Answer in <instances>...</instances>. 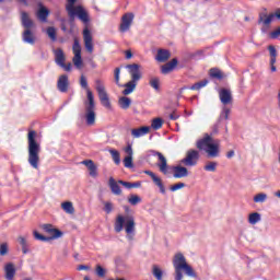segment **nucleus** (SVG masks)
<instances>
[{"instance_id": "obj_1", "label": "nucleus", "mask_w": 280, "mask_h": 280, "mask_svg": "<svg viewBox=\"0 0 280 280\" xmlns=\"http://www.w3.org/2000/svg\"><path fill=\"white\" fill-rule=\"evenodd\" d=\"M125 229L127 234V240L132 242L135 240V233L137 231V222H135V217L132 214H118L114 223V231L116 233H121Z\"/></svg>"}, {"instance_id": "obj_2", "label": "nucleus", "mask_w": 280, "mask_h": 280, "mask_svg": "<svg viewBox=\"0 0 280 280\" xmlns=\"http://www.w3.org/2000/svg\"><path fill=\"white\" fill-rule=\"evenodd\" d=\"M197 149L206 152L210 159L220 156V140H214L213 137L206 133L202 139L197 141Z\"/></svg>"}, {"instance_id": "obj_3", "label": "nucleus", "mask_w": 280, "mask_h": 280, "mask_svg": "<svg viewBox=\"0 0 280 280\" xmlns=\"http://www.w3.org/2000/svg\"><path fill=\"white\" fill-rule=\"evenodd\" d=\"M28 141V163L34 170H38L40 163V144L36 142V131L31 130L27 135Z\"/></svg>"}, {"instance_id": "obj_4", "label": "nucleus", "mask_w": 280, "mask_h": 280, "mask_svg": "<svg viewBox=\"0 0 280 280\" xmlns=\"http://www.w3.org/2000/svg\"><path fill=\"white\" fill-rule=\"evenodd\" d=\"M173 266L175 268V280H183V270L187 277L196 279V271H194V268L187 264V259L183 254H176L174 256Z\"/></svg>"}, {"instance_id": "obj_5", "label": "nucleus", "mask_w": 280, "mask_h": 280, "mask_svg": "<svg viewBox=\"0 0 280 280\" xmlns=\"http://www.w3.org/2000/svg\"><path fill=\"white\" fill-rule=\"evenodd\" d=\"M78 0H67L66 10L70 21H75V16L82 21V23H89V12L82 5H75Z\"/></svg>"}, {"instance_id": "obj_6", "label": "nucleus", "mask_w": 280, "mask_h": 280, "mask_svg": "<svg viewBox=\"0 0 280 280\" xmlns=\"http://www.w3.org/2000/svg\"><path fill=\"white\" fill-rule=\"evenodd\" d=\"M84 117L88 126H95L97 114L95 113V96L92 91H88V100L84 101Z\"/></svg>"}, {"instance_id": "obj_7", "label": "nucleus", "mask_w": 280, "mask_h": 280, "mask_svg": "<svg viewBox=\"0 0 280 280\" xmlns=\"http://www.w3.org/2000/svg\"><path fill=\"white\" fill-rule=\"evenodd\" d=\"M95 89L98 93V100L104 106V108H107V110L113 109V105L110 104V98L108 97V92H106V86H104V82L102 80L97 79L95 80Z\"/></svg>"}, {"instance_id": "obj_8", "label": "nucleus", "mask_w": 280, "mask_h": 280, "mask_svg": "<svg viewBox=\"0 0 280 280\" xmlns=\"http://www.w3.org/2000/svg\"><path fill=\"white\" fill-rule=\"evenodd\" d=\"M275 21V13H269L268 10L264 9L258 15V25H261V32L266 33L270 30V25Z\"/></svg>"}, {"instance_id": "obj_9", "label": "nucleus", "mask_w": 280, "mask_h": 280, "mask_svg": "<svg viewBox=\"0 0 280 280\" xmlns=\"http://www.w3.org/2000/svg\"><path fill=\"white\" fill-rule=\"evenodd\" d=\"M73 58L72 62L77 69H82L84 62L82 61V46L80 40L75 37L72 46Z\"/></svg>"}, {"instance_id": "obj_10", "label": "nucleus", "mask_w": 280, "mask_h": 280, "mask_svg": "<svg viewBox=\"0 0 280 280\" xmlns=\"http://www.w3.org/2000/svg\"><path fill=\"white\" fill-rule=\"evenodd\" d=\"M200 160V152L197 150H188L186 152V159L182 161L184 165L188 167H194V165H198V161Z\"/></svg>"}, {"instance_id": "obj_11", "label": "nucleus", "mask_w": 280, "mask_h": 280, "mask_svg": "<svg viewBox=\"0 0 280 280\" xmlns=\"http://www.w3.org/2000/svg\"><path fill=\"white\" fill-rule=\"evenodd\" d=\"M83 43L88 54H93V35L91 34L89 27H85L83 30Z\"/></svg>"}, {"instance_id": "obj_12", "label": "nucleus", "mask_w": 280, "mask_h": 280, "mask_svg": "<svg viewBox=\"0 0 280 280\" xmlns=\"http://www.w3.org/2000/svg\"><path fill=\"white\" fill-rule=\"evenodd\" d=\"M132 21H135V13H125L121 18V23L119 26L120 32H128L132 25Z\"/></svg>"}, {"instance_id": "obj_13", "label": "nucleus", "mask_w": 280, "mask_h": 280, "mask_svg": "<svg viewBox=\"0 0 280 280\" xmlns=\"http://www.w3.org/2000/svg\"><path fill=\"white\" fill-rule=\"evenodd\" d=\"M127 68L131 75V81L139 82V80H141V70H140L141 66L138 63H133V65H128Z\"/></svg>"}, {"instance_id": "obj_14", "label": "nucleus", "mask_w": 280, "mask_h": 280, "mask_svg": "<svg viewBox=\"0 0 280 280\" xmlns=\"http://www.w3.org/2000/svg\"><path fill=\"white\" fill-rule=\"evenodd\" d=\"M220 102L223 103L224 106L229 104H233V94L229 89H221L219 91Z\"/></svg>"}, {"instance_id": "obj_15", "label": "nucleus", "mask_w": 280, "mask_h": 280, "mask_svg": "<svg viewBox=\"0 0 280 280\" xmlns=\"http://www.w3.org/2000/svg\"><path fill=\"white\" fill-rule=\"evenodd\" d=\"M81 165H85V167H88L91 178H97L100 176V173L97 172V165H95L93 160H84L81 162Z\"/></svg>"}, {"instance_id": "obj_16", "label": "nucleus", "mask_w": 280, "mask_h": 280, "mask_svg": "<svg viewBox=\"0 0 280 280\" xmlns=\"http://www.w3.org/2000/svg\"><path fill=\"white\" fill-rule=\"evenodd\" d=\"M57 89L60 91V93H67V91H69V77L67 74L59 77Z\"/></svg>"}, {"instance_id": "obj_17", "label": "nucleus", "mask_w": 280, "mask_h": 280, "mask_svg": "<svg viewBox=\"0 0 280 280\" xmlns=\"http://www.w3.org/2000/svg\"><path fill=\"white\" fill-rule=\"evenodd\" d=\"M42 229L43 231H45V233L51 235L52 240H58V237H62V232H60L58 229H54V225L51 224H43Z\"/></svg>"}, {"instance_id": "obj_18", "label": "nucleus", "mask_w": 280, "mask_h": 280, "mask_svg": "<svg viewBox=\"0 0 280 280\" xmlns=\"http://www.w3.org/2000/svg\"><path fill=\"white\" fill-rule=\"evenodd\" d=\"M155 156H158L159 161H158V167L160 170V172H162V174H167V158H165V155H163V153L161 152H156Z\"/></svg>"}, {"instance_id": "obj_19", "label": "nucleus", "mask_w": 280, "mask_h": 280, "mask_svg": "<svg viewBox=\"0 0 280 280\" xmlns=\"http://www.w3.org/2000/svg\"><path fill=\"white\" fill-rule=\"evenodd\" d=\"M22 40L28 45H34L36 43V35L32 32V28L24 30L22 33Z\"/></svg>"}, {"instance_id": "obj_20", "label": "nucleus", "mask_w": 280, "mask_h": 280, "mask_svg": "<svg viewBox=\"0 0 280 280\" xmlns=\"http://www.w3.org/2000/svg\"><path fill=\"white\" fill-rule=\"evenodd\" d=\"M174 178H187L189 176V171L185 166H175L173 167Z\"/></svg>"}, {"instance_id": "obj_21", "label": "nucleus", "mask_w": 280, "mask_h": 280, "mask_svg": "<svg viewBox=\"0 0 280 280\" xmlns=\"http://www.w3.org/2000/svg\"><path fill=\"white\" fill-rule=\"evenodd\" d=\"M149 132H150V127L148 126L133 128L131 129V137H133V139H139L141 137H145V135H148Z\"/></svg>"}, {"instance_id": "obj_22", "label": "nucleus", "mask_w": 280, "mask_h": 280, "mask_svg": "<svg viewBox=\"0 0 280 280\" xmlns=\"http://www.w3.org/2000/svg\"><path fill=\"white\" fill-rule=\"evenodd\" d=\"M177 65H178V59L174 58L170 62L162 66L161 71L164 75H167V73H172V71L176 69Z\"/></svg>"}, {"instance_id": "obj_23", "label": "nucleus", "mask_w": 280, "mask_h": 280, "mask_svg": "<svg viewBox=\"0 0 280 280\" xmlns=\"http://www.w3.org/2000/svg\"><path fill=\"white\" fill-rule=\"evenodd\" d=\"M21 21L24 30H32V27H34V21L30 19V14L25 11L21 12Z\"/></svg>"}, {"instance_id": "obj_24", "label": "nucleus", "mask_w": 280, "mask_h": 280, "mask_svg": "<svg viewBox=\"0 0 280 280\" xmlns=\"http://www.w3.org/2000/svg\"><path fill=\"white\" fill-rule=\"evenodd\" d=\"M171 56H172V54L170 52V50L159 49L155 60H158V62H167V60H170Z\"/></svg>"}, {"instance_id": "obj_25", "label": "nucleus", "mask_w": 280, "mask_h": 280, "mask_svg": "<svg viewBox=\"0 0 280 280\" xmlns=\"http://www.w3.org/2000/svg\"><path fill=\"white\" fill-rule=\"evenodd\" d=\"M5 279L14 280V275H16V268L14 264L9 262L4 266Z\"/></svg>"}, {"instance_id": "obj_26", "label": "nucleus", "mask_w": 280, "mask_h": 280, "mask_svg": "<svg viewBox=\"0 0 280 280\" xmlns=\"http://www.w3.org/2000/svg\"><path fill=\"white\" fill-rule=\"evenodd\" d=\"M118 106L122 110H128V108L132 106V100H130V97H127V96H121L118 100Z\"/></svg>"}, {"instance_id": "obj_27", "label": "nucleus", "mask_w": 280, "mask_h": 280, "mask_svg": "<svg viewBox=\"0 0 280 280\" xmlns=\"http://www.w3.org/2000/svg\"><path fill=\"white\" fill-rule=\"evenodd\" d=\"M109 187L114 196H121V187H119V184L113 177L109 178Z\"/></svg>"}, {"instance_id": "obj_28", "label": "nucleus", "mask_w": 280, "mask_h": 280, "mask_svg": "<svg viewBox=\"0 0 280 280\" xmlns=\"http://www.w3.org/2000/svg\"><path fill=\"white\" fill-rule=\"evenodd\" d=\"M67 57L65 56V51L60 48H58L57 50H55V62H57V65L59 67H61V65L63 62H66Z\"/></svg>"}, {"instance_id": "obj_29", "label": "nucleus", "mask_w": 280, "mask_h": 280, "mask_svg": "<svg viewBox=\"0 0 280 280\" xmlns=\"http://www.w3.org/2000/svg\"><path fill=\"white\" fill-rule=\"evenodd\" d=\"M124 86L122 95H130V93H133L137 89V81H129Z\"/></svg>"}, {"instance_id": "obj_30", "label": "nucleus", "mask_w": 280, "mask_h": 280, "mask_svg": "<svg viewBox=\"0 0 280 280\" xmlns=\"http://www.w3.org/2000/svg\"><path fill=\"white\" fill-rule=\"evenodd\" d=\"M61 209L68 213L69 215H73L75 213V208H73V202L65 201L61 203Z\"/></svg>"}, {"instance_id": "obj_31", "label": "nucleus", "mask_w": 280, "mask_h": 280, "mask_svg": "<svg viewBox=\"0 0 280 280\" xmlns=\"http://www.w3.org/2000/svg\"><path fill=\"white\" fill-rule=\"evenodd\" d=\"M48 16H49V10H47V8L45 7H40L37 12V18L39 19V21H42L43 23H46Z\"/></svg>"}, {"instance_id": "obj_32", "label": "nucleus", "mask_w": 280, "mask_h": 280, "mask_svg": "<svg viewBox=\"0 0 280 280\" xmlns=\"http://www.w3.org/2000/svg\"><path fill=\"white\" fill-rule=\"evenodd\" d=\"M118 184L122 185V187H126V189H137L141 187V182L129 183V182L118 180Z\"/></svg>"}, {"instance_id": "obj_33", "label": "nucleus", "mask_w": 280, "mask_h": 280, "mask_svg": "<svg viewBox=\"0 0 280 280\" xmlns=\"http://www.w3.org/2000/svg\"><path fill=\"white\" fill-rule=\"evenodd\" d=\"M248 222L253 225L257 224V222H261V214H259L258 212L250 213L248 215Z\"/></svg>"}, {"instance_id": "obj_34", "label": "nucleus", "mask_w": 280, "mask_h": 280, "mask_svg": "<svg viewBox=\"0 0 280 280\" xmlns=\"http://www.w3.org/2000/svg\"><path fill=\"white\" fill-rule=\"evenodd\" d=\"M109 154L112 155V159L116 165H119V163H121V155L119 154V151L110 149Z\"/></svg>"}, {"instance_id": "obj_35", "label": "nucleus", "mask_w": 280, "mask_h": 280, "mask_svg": "<svg viewBox=\"0 0 280 280\" xmlns=\"http://www.w3.org/2000/svg\"><path fill=\"white\" fill-rule=\"evenodd\" d=\"M209 84V80L205 79L200 82H197L190 86V91H200V89H203V86H207Z\"/></svg>"}, {"instance_id": "obj_36", "label": "nucleus", "mask_w": 280, "mask_h": 280, "mask_svg": "<svg viewBox=\"0 0 280 280\" xmlns=\"http://www.w3.org/2000/svg\"><path fill=\"white\" fill-rule=\"evenodd\" d=\"M209 84V80L205 79L200 82H197L190 86V91H200V89H203V86H207Z\"/></svg>"}, {"instance_id": "obj_37", "label": "nucleus", "mask_w": 280, "mask_h": 280, "mask_svg": "<svg viewBox=\"0 0 280 280\" xmlns=\"http://www.w3.org/2000/svg\"><path fill=\"white\" fill-rule=\"evenodd\" d=\"M152 180H153L154 185H156V187H159L161 194H165V186L163 185V180L161 179V177L155 175L152 178Z\"/></svg>"}, {"instance_id": "obj_38", "label": "nucleus", "mask_w": 280, "mask_h": 280, "mask_svg": "<svg viewBox=\"0 0 280 280\" xmlns=\"http://www.w3.org/2000/svg\"><path fill=\"white\" fill-rule=\"evenodd\" d=\"M210 78H215L217 80H222L224 78V73L220 71L218 68L210 69Z\"/></svg>"}, {"instance_id": "obj_39", "label": "nucleus", "mask_w": 280, "mask_h": 280, "mask_svg": "<svg viewBox=\"0 0 280 280\" xmlns=\"http://www.w3.org/2000/svg\"><path fill=\"white\" fill-rule=\"evenodd\" d=\"M80 86L86 91V100H89V91H91V89H89V81H86V77H84V74L80 78Z\"/></svg>"}, {"instance_id": "obj_40", "label": "nucleus", "mask_w": 280, "mask_h": 280, "mask_svg": "<svg viewBox=\"0 0 280 280\" xmlns=\"http://www.w3.org/2000/svg\"><path fill=\"white\" fill-rule=\"evenodd\" d=\"M149 84L150 86H152V89H154L155 91H159L161 80L156 77H151V79L149 80Z\"/></svg>"}, {"instance_id": "obj_41", "label": "nucleus", "mask_w": 280, "mask_h": 280, "mask_svg": "<svg viewBox=\"0 0 280 280\" xmlns=\"http://www.w3.org/2000/svg\"><path fill=\"white\" fill-rule=\"evenodd\" d=\"M151 128H153V130H159V129L163 128V119L154 118L152 120Z\"/></svg>"}, {"instance_id": "obj_42", "label": "nucleus", "mask_w": 280, "mask_h": 280, "mask_svg": "<svg viewBox=\"0 0 280 280\" xmlns=\"http://www.w3.org/2000/svg\"><path fill=\"white\" fill-rule=\"evenodd\" d=\"M269 54H270V60H271V65H275V62H277V48H275V46H269Z\"/></svg>"}, {"instance_id": "obj_43", "label": "nucleus", "mask_w": 280, "mask_h": 280, "mask_svg": "<svg viewBox=\"0 0 280 280\" xmlns=\"http://www.w3.org/2000/svg\"><path fill=\"white\" fill-rule=\"evenodd\" d=\"M153 276L156 280H163V270L156 265L153 266Z\"/></svg>"}, {"instance_id": "obj_44", "label": "nucleus", "mask_w": 280, "mask_h": 280, "mask_svg": "<svg viewBox=\"0 0 280 280\" xmlns=\"http://www.w3.org/2000/svg\"><path fill=\"white\" fill-rule=\"evenodd\" d=\"M218 168V162H208L205 166L203 170L206 172H215Z\"/></svg>"}, {"instance_id": "obj_45", "label": "nucleus", "mask_w": 280, "mask_h": 280, "mask_svg": "<svg viewBox=\"0 0 280 280\" xmlns=\"http://www.w3.org/2000/svg\"><path fill=\"white\" fill-rule=\"evenodd\" d=\"M265 200H268V195H266V192H259L254 196V202H264Z\"/></svg>"}, {"instance_id": "obj_46", "label": "nucleus", "mask_w": 280, "mask_h": 280, "mask_svg": "<svg viewBox=\"0 0 280 280\" xmlns=\"http://www.w3.org/2000/svg\"><path fill=\"white\" fill-rule=\"evenodd\" d=\"M47 36L50 38V40L55 42L56 40V27L49 26L46 30Z\"/></svg>"}, {"instance_id": "obj_47", "label": "nucleus", "mask_w": 280, "mask_h": 280, "mask_svg": "<svg viewBox=\"0 0 280 280\" xmlns=\"http://www.w3.org/2000/svg\"><path fill=\"white\" fill-rule=\"evenodd\" d=\"M128 202H129V205H132L135 207L136 205H139V202H141V197H139L137 195H131L128 198Z\"/></svg>"}, {"instance_id": "obj_48", "label": "nucleus", "mask_w": 280, "mask_h": 280, "mask_svg": "<svg viewBox=\"0 0 280 280\" xmlns=\"http://www.w3.org/2000/svg\"><path fill=\"white\" fill-rule=\"evenodd\" d=\"M8 253H9L8 243H2L0 245V256L5 257V255H8Z\"/></svg>"}, {"instance_id": "obj_49", "label": "nucleus", "mask_w": 280, "mask_h": 280, "mask_svg": "<svg viewBox=\"0 0 280 280\" xmlns=\"http://www.w3.org/2000/svg\"><path fill=\"white\" fill-rule=\"evenodd\" d=\"M124 165H125V167H128L129 170L135 167V164H132V156H126L124 159Z\"/></svg>"}, {"instance_id": "obj_50", "label": "nucleus", "mask_w": 280, "mask_h": 280, "mask_svg": "<svg viewBox=\"0 0 280 280\" xmlns=\"http://www.w3.org/2000/svg\"><path fill=\"white\" fill-rule=\"evenodd\" d=\"M96 275L97 277L104 278L106 277V269L100 265L96 266Z\"/></svg>"}, {"instance_id": "obj_51", "label": "nucleus", "mask_w": 280, "mask_h": 280, "mask_svg": "<svg viewBox=\"0 0 280 280\" xmlns=\"http://www.w3.org/2000/svg\"><path fill=\"white\" fill-rule=\"evenodd\" d=\"M33 235H34L35 240H38L39 242H49V237H45V236H43V234H40L36 231H34Z\"/></svg>"}, {"instance_id": "obj_52", "label": "nucleus", "mask_w": 280, "mask_h": 280, "mask_svg": "<svg viewBox=\"0 0 280 280\" xmlns=\"http://www.w3.org/2000/svg\"><path fill=\"white\" fill-rule=\"evenodd\" d=\"M185 187V183H177L171 186V191H178V189H183Z\"/></svg>"}, {"instance_id": "obj_53", "label": "nucleus", "mask_w": 280, "mask_h": 280, "mask_svg": "<svg viewBox=\"0 0 280 280\" xmlns=\"http://www.w3.org/2000/svg\"><path fill=\"white\" fill-rule=\"evenodd\" d=\"M121 73V70L119 69V68H116L115 69V72H114V75H115V82H116V84H117V86H121L120 84H119V74Z\"/></svg>"}, {"instance_id": "obj_54", "label": "nucleus", "mask_w": 280, "mask_h": 280, "mask_svg": "<svg viewBox=\"0 0 280 280\" xmlns=\"http://www.w3.org/2000/svg\"><path fill=\"white\" fill-rule=\"evenodd\" d=\"M104 211L106 213H110L113 211V203L112 202H105V208H104Z\"/></svg>"}, {"instance_id": "obj_55", "label": "nucleus", "mask_w": 280, "mask_h": 280, "mask_svg": "<svg viewBox=\"0 0 280 280\" xmlns=\"http://www.w3.org/2000/svg\"><path fill=\"white\" fill-rule=\"evenodd\" d=\"M125 152H126V154H128L127 156H132V154H133L132 144H128V145L125 148Z\"/></svg>"}, {"instance_id": "obj_56", "label": "nucleus", "mask_w": 280, "mask_h": 280, "mask_svg": "<svg viewBox=\"0 0 280 280\" xmlns=\"http://www.w3.org/2000/svg\"><path fill=\"white\" fill-rule=\"evenodd\" d=\"M18 242L22 247L27 246V240L23 236H19Z\"/></svg>"}, {"instance_id": "obj_57", "label": "nucleus", "mask_w": 280, "mask_h": 280, "mask_svg": "<svg viewBox=\"0 0 280 280\" xmlns=\"http://www.w3.org/2000/svg\"><path fill=\"white\" fill-rule=\"evenodd\" d=\"M230 113H231V109L224 107V108H223V112H222V114H221V117H224V119H229Z\"/></svg>"}, {"instance_id": "obj_58", "label": "nucleus", "mask_w": 280, "mask_h": 280, "mask_svg": "<svg viewBox=\"0 0 280 280\" xmlns=\"http://www.w3.org/2000/svg\"><path fill=\"white\" fill-rule=\"evenodd\" d=\"M271 38H279L280 36V27L270 33Z\"/></svg>"}, {"instance_id": "obj_59", "label": "nucleus", "mask_w": 280, "mask_h": 280, "mask_svg": "<svg viewBox=\"0 0 280 280\" xmlns=\"http://www.w3.org/2000/svg\"><path fill=\"white\" fill-rule=\"evenodd\" d=\"M61 69H63L65 71H71V69H72V65H71V62H69V63H62L61 66Z\"/></svg>"}, {"instance_id": "obj_60", "label": "nucleus", "mask_w": 280, "mask_h": 280, "mask_svg": "<svg viewBox=\"0 0 280 280\" xmlns=\"http://www.w3.org/2000/svg\"><path fill=\"white\" fill-rule=\"evenodd\" d=\"M125 56H126L127 60H130V58H132V51L131 50H126Z\"/></svg>"}, {"instance_id": "obj_61", "label": "nucleus", "mask_w": 280, "mask_h": 280, "mask_svg": "<svg viewBox=\"0 0 280 280\" xmlns=\"http://www.w3.org/2000/svg\"><path fill=\"white\" fill-rule=\"evenodd\" d=\"M228 159H233L235 156V151L231 150L226 153Z\"/></svg>"}, {"instance_id": "obj_62", "label": "nucleus", "mask_w": 280, "mask_h": 280, "mask_svg": "<svg viewBox=\"0 0 280 280\" xmlns=\"http://www.w3.org/2000/svg\"><path fill=\"white\" fill-rule=\"evenodd\" d=\"M144 174H147V176H150L151 178L156 176V174H154V172L152 171H144Z\"/></svg>"}, {"instance_id": "obj_63", "label": "nucleus", "mask_w": 280, "mask_h": 280, "mask_svg": "<svg viewBox=\"0 0 280 280\" xmlns=\"http://www.w3.org/2000/svg\"><path fill=\"white\" fill-rule=\"evenodd\" d=\"M279 19L280 20V9H277L276 12L273 13V19Z\"/></svg>"}, {"instance_id": "obj_64", "label": "nucleus", "mask_w": 280, "mask_h": 280, "mask_svg": "<svg viewBox=\"0 0 280 280\" xmlns=\"http://www.w3.org/2000/svg\"><path fill=\"white\" fill-rule=\"evenodd\" d=\"M78 270H89V266H86V265H80V266L78 267Z\"/></svg>"}]
</instances>
